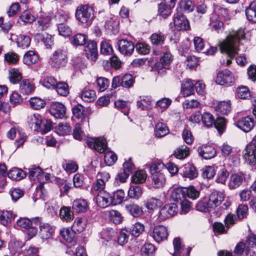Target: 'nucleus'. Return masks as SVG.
<instances>
[{
    "mask_svg": "<svg viewBox=\"0 0 256 256\" xmlns=\"http://www.w3.org/2000/svg\"><path fill=\"white\" fill-rule=\"evenodd\" d=\"M245 34L244 30L240 28L230 32L226 40L220 44V50L222 52L225 53L226 57V62L223 60L222 64L228 66L231 64V60L238 54V45L240 40L245 38Z\"/></svg>",
    "mask_w": 256,
    "mask_h": 256,
    "instance_id": "nucleus-1",
    "label": "nucleus"
},
{
    "mask_svg": "<svg viewBox=\"0 0 256 256\" xmlns=\"http://www.w3.org/2000/svg\"><path fill=\"white\" fill-rule=\"evenodd\" d=\"M224 194L223 192L214 191L210 195L209 204L212 206V209L215 210L214 213L219 216L224 210L228 208L231 203L228 200H224Z\"/></svg>",
    "mask_w": 256,
    "mask_h": 256,
    "instance_id": "nucleus-2",
    "label": "nucleus"
},
{
    "mask_svg": "<svg viewBox=\"0 0 256 256\" xmlns=\"http://www.w3.org/2000/svg\"><path fill=\"white\" fill-rule=\"evenodd\" d=\"M76 17L81 23L90 24L94 18V10L88 5L80 6L76 8Z\"/></svg>",
    "mask_w": 256,
    "mask_h": 256,
    "instance_id": "nucleus-3",
    "label": "nucleus"
},
{
    "mask_svg": "<svg viewBox=\"0 0 256 256\" xmlns=\"http://www.w3.org/2000/svg\"><path fill=\"white\" fill-rule=\"evenodd\" d=\"M68 62L67 52L59 48L55 50L49 60L48 63L52 67L59 68L64 66Z\"/></svg>",
    "mask_w": 256,
    "mask_h": 256,
    "instance_id": "nucleus-4",
    "label": "nucleus"
},
{
    "mask_svg": "<svg viewBox=\"0 0 256 256\" xmlns=\"http://www.w3.org/2000/svg\"><path fill=\"white\" fill-rule=\"evenodd\" d=\"M172 23L174 30L177 31L187 30L190 29L189 22L186 16L177 10V12L174 14Z\"/></svg>",
    "mask_w": 256,
    "mask_h": 256,
    "instance_id": "nucleus-5",
    "label": "nucleus"
},
{
    "mask_svg": "<svg viewBox=\"0 0 256 256\" xmlns=\"http://www.w3.org/2000/svg\"><path fill=\"white\" fill-rule=\"evenodd\" d=\"M243 156L246 163L254 166L256 164V145L251 142L243 151Z\"/></svg>",
    "mask_w": 256,
    "mask_h": 256,
    "instance_id": "nucleus-6",
    "label": "nucleus"
},
{
    "mask_svg": "<svg viewBox=\"0 0 256 256\" xmlns=\"http://www.w3.org/2000/svg\"><path fill=\"white\" fill-rule=\"evenodd\" d=\"M86 143L88 147L94 149L100 153L104 152L107 148V144L104 137L90 138L87 140Z\"/></svg>",
    "mask_w": 256,
    "mask_h": 256,
    "instance_id": "nucleus-7",
    "label": "nucleus"
},
{
    "mask_svg": "<svg viewBox=\"0 0 256 256\" xmlns=\"http://www.w3.org/2000/svg\"><path fill=\"white\" fill-rule=\"evenodd\" d=\"M234 82L233 75L228 69L219 72L216 80V84L225 86H231Z\"/></svg>",
    "mask_w": 256,
    "mask_h": 256,
    "instance_id": "nucleus-8",
    "label": "nucleus"
},
{
    "mask_svg": "<svg viewBox=\"0 0 256 256\" xmlns=\"http://www.w3.org/2000/svg\"><path fill=\"white\" fill-rule=\"evenodd\" d=\"M119 52L123 55L130 56L134 50V44L126 39L119 40L117 43Z\"/></svg>",
    "mask_w": 256,
    "mask_h": 256,
    "instance_id": "nucleus-9",
    "label": "nucleus"
},
{
    "mask_svg": "<svg viewBox=\"0 0 256 256\" xmlns=\"http://www.w3.org/2000/svg\"><path fill=\"white\" fill-rule=\"evenodd\" d=\"M178 208L175 204H168L162 208L159 212V218L162 220H166L176 215Z\"/></svg>",
    "mask_w": 256,
    "mask_h": 256,
    "instance_id": "nucleus-10",
    "label": "nucleus"
},
{
    "mask_svg": "<svg viewBox=\"0 0 256 256\" xmlns=\"http://www.w3.org/2000/svg\"><path fill=\"white\" fill-rule=\"evenodd\" d=\"M254 124V119L250 116L242 117L236 122V126L245 132H250Z\"/></svg>",
    "mask_w": 256,
    "mask_h": 256,
    "instance_id": "nucleus-11",
    "label": "nucleus"
},
{
    "mask_svg": "<svg viewBox=\"0 0 256 256\" xmlns=\"http://www.w3.org/2000/svg\"><path fill=\"white\" fill-rule=\"evenodd\" d=\"M174 252L172 256H189L191 250V248H188L185 250L184 244L179 238H176L173 240Z\"/></svg>",
    "mask_w": 256,
    "mask_h": 256,
    "instance_id": "nucleus-12",
    "label": "nucleus"
},
{
    "mask_svg": "<svg viewBox=\"0 0 256 256\" xmlns=\"http://www.w3.org/2000/svg\"><path fill=\"white\" fill-rule=\"evenodd\" d=\"M50 112L56 118L62 119L66 116V108L60 102H54L50 106Z\"/></svg>",
    "mask_w": 256,
    "mask_h": 256,
    "instance_id": "nucleus-13",
    "label": "nucleus"
},
{
    "mask_svg": "<svg viewBox=\"0 0 256 256\" xmlns=\"http://www.w3.org/2000/svg\"><path fill=\"white\" fill-rule=\"evenodd\" d=\"M150 234L156 242H160L166 239L168 234L165 226L158 225L154 228L152 232Z\"/></svg>",
    "mask_w": 256,
    "mask_h": 256,
    "instance_id": "nucleus-14",
    "label": "nucleus"
},
{
    "mask_svg": "<svg viewBox=\"0 0 256 256\" xmlns=\"http://www.w3.org/2000/svg\"><path fill=\"white\" fill-rule=\"evenodd\" d=\"M246 254L250 256H256V235L250 234L246 237Z\"/></svg>",
    "mask_w": 256,
    "mask_h": 256,
    "instance_id": "nucleus-15",
    "label": "nucleus"
},
{
    "mask_svg": "<svg viewBox=\"0 0 256 256\" xmlns=\"http://www.w3.org/2000/svg\"><path fill=\"white\" fill-rule=\"evenodd\" d=\"M246 252L244 243L240 242L236 244L234 250V254L227 250H220L218 252V256H242Z\"/></svg>",
    "mask_w": 256,
    "mask_h": 256,
    "instance_id": "nucleus-16",
    "label": "nucleus"
},
{
    "mask_svg": "<svg viewBox=\"0 0 256 256\" xmlns=\"http://www.w3.org/2000/svg\"><path fill=\"white\" fill-rule=\"evenodd\" d=\"M97 204L102 208H106L112 204L111 195L105 191H100L96 198Z\"/></svg>",
    "mask_w": 256,
    "mask_h": 256,
    "instance_id": "nucleus-17",
    "label": "nucleus"
},
{
    "mask_svg": "<svg viewBox=\"0 0 256 256\" xmlns=\"http://www.w3.org/2000/svg\"><path fill=\"white\" fill-rule=\"evenodd\" d=\"M85 54L87 58L92 61H96L98 58L97 44L95 41L90 40L84 48Z\"/></svg>",
    "mask_w": 256,
    "mask_h": 256,
    "instance_id": "nucleus-18",
    "label": "nucleus"
},
{
    "mask_svg": "<svg viewBox=\"0 0 256 256\" xmlns=\"http://www.w3.org/2000/svg\"><path fill=\"white\" fill-rule=\"evenodd\" d=\"M174 6L172 0H170L168 4L161 3L158 5V15L163 18H167L172 13V9Z\"/></svg>",
    "mask_w": 256,
    "mask_h": 256,
    "instance_id": "nucleus-19",
    "label": "nucleus"
},
{
    "mask_svg": "<svg viewBox=\"0 0 256 256\" xmlns=\"http://www.w3.org/2000/svg\"><path fill=\"white\" fill-rule=\"evenodd\" d=\"M198 151L199 155L206 160L212 158L216 154L215 148L210 145H202L198 148Z\"/></svg>",
    "mask_w": 256,
    "mask_h": 256,
    "instance_id": "nucleus-20",
    "label": "nucleus"
},
{
    "mask_svg": "<svg viewBox=\"0 0 256 256\" xmlns=\"http://www.w3.org/2000/svg\"><path fill=\"white\" fill-rule=\"evenodd\" d=\"M174 6L177 4L178 6L176 9L179 12H192L194 8V4L191 0H172Z\"/></svg>",
    "mask_w": 256,
    "mask_h": 256,
    "instance_id": "nucleus-21",
    "label": "nucleus"
},
{
    "mask_svg": "<svg viewBox=\"0 0 256 256\" xmlns=\"http://www.w3.org/2000/svg\"><path fill=\"white\" fill-rule=\"evenodd\" d=\"M181 174L185 178L194 179L198 176V172L195 167L190 164H186L180 168Z\"/></svg>",
    "mask_w": 256,
    "mask_h": 256,
    "instance_id": "nucleus-22",
    "label": "nucleus"
},
{
    "mask_svg": "<svg viewBox=\"0 0 256 256\" xmlns=\"http://www.w3.org/2000/svg\"><path fill=\"white\" fill-rule=\"evenodd\" d=\"M29 178L33 180H38L40 182H44V172L38 166H32L28 168Z\"/></svg>",
    "mask_w": 256,
    "mask_h": 256,
    "instance_id": "nucleus-23",
    "label": "nucleus"
},
{
    "mask_svg": "<svg viewBox=\"0 0 256 256\" xmlns=\"http://www.w3.org/2000/svg\"><path fill=\"white\" fill-rule=\"evenodd\" d=\"M181 90L184 96H188L194 94V84L191 80L187 79L182 83Z\"/></svg>",
    "mask_w": 256,
    "mask_h": 256,
    "instance_id": "nucleus-24",
    "label": "nucleus"
},
{
    "mask_svg": "<svg viewBox=\"0 0 256 256\" xmlns=\"http://www.w3.org/2000/svg\"><path fill=\"white\" fill-rule=\"evenodd\" d=\"M151 178V184L154 188H160L165 184L166 178L163 173L154 174H152Z\"/></svg>",
    "mask_w": 256,
    "mask_h": 256,
    "instance_id": "nucleus-25",
    "label": "nucleus"
},
{
    "mask_svg": "<svg viewBox=\"0 0 256 256\" xmlns=\"http://www.w3.org/2000/svg\"><path fill=\"white\" fill-rule=\"evenodd\" d=\"M54 232V228L48 224L44 223L40 226L39 234L42 240H48L50 238Z\"/></svg>",
    "mask_w": 256,
    "mask_h": 256,
    "instance_id": "nucleus-26",
    "label": "nucleus"
},
{
    "mask_svg": "<svg viewBox=\"0 0 256 256\" xmlns=\"http://www.w3.org/2000/svg\"><path fill=\"white\" fill-rule=\"evenodd\" d=\"M245 14L248 21L256 23V0L252 2L246 8Z\"/></svg>",
    "mask_w": 256,
    "mask_h": 256,
    "instance_id": "nucleus-27",
    "label": "nucleus"
},
{
    "mask_svg": "<svg viewBox=\"0 0 256 256\" xmlns=\"http://www.w3.org/2000/svg\"><path fill=\"white\" fill-rule=\"evenodd\" d=\"M19 90L22 94L28 95L34 91V86L28 80L24 79L20 83Z\"/></svg>",
    "mask_w": 256,
    "mask_h": 256,
    "instance_id": "nucleus-28",
    "label": "nucleus"
},
{
    "mask_svg": "<svg viewBox=\"0 0 256 256\" xmlns=\"http://www.w3.org/2000/svg\"><path fill=\"white\" fill-rule=\"evenodd\" d=\"M38 59V56L36 52L28 50L24 56L23 62L24 64L30 66L36 63Z\"/></svg>",
    "mask_w": 256,
    "mask_h": 256,
    "instance_id": "nucleus-29",
    "label": "nucleus"
},
{
    "mask_svg": "<svg viewBox=\"0 0 256 256\" xmlns=\"http://www.w3.org/2000/svg\"><path fill=\"white\" fill-rule=\"evenodd\" d=\"M40 124L38 125V128H36L34 131L44 134L50 130L52 126V122L51 120L42 118Z\"/></svg>",
    "mask_w": 256,
    "mask_h": 256,
    "instance_id": "nucleus-30",
    "label": "nucleus"
},
{
    "mask_svg": "<svg viewBox=\"0 0 256 256\" xmlns=\"http://www.w3.org/2000/svg\"><path fill=\"white\" fill-rule=\"evenodd\" d=\"M152 103V98L148 96H140L137 101V106L141 110H146L150 108Z\"/></svg>",
    "mask_w": 256,
    "mask_h": 256,
    "instance_id": "nucleus-31",
    "label": "nucleus"
},
{
    "mask_svg": "<svg viewBox=\"0 0 256 256\" xmlns=\"http://www.w3.org/2000/svg\"><path fill=\"white\" fill-rule=\"evenodd\" d=\"M50 18L48 16H40L35 24L38 32L46 30L50 26Z\"/></svg>",
    "mask_w": 256,
    "mask_h": 256,
    "instance_id": "nucleus-32",
    "label": "nucleus"
},
{
    "mask_svg": "<svg viewBox=\"0 0 256 256\" xmlns=\"http://www.w3.org/2000/svg\"><path fill=\"white\" fill-rule=\"evenodd\" d=\"M116 232L112 228H103L99 233V236L102 240V242H108L112 240L113 237L115 236Z\"/></svg>",
    "mask_w": 256,
    "mask_h": 256,
    "instance_id": "nucleus-33",
    "label": "nucleus"
},
{
    "mask_svg": "<svg viewBox=\"0 0 256 256\" xmlns=\"http://www.w3.org/2000/svg\"><path fill=\"white\" fill-rule=\"evenodd\" d=\"M60 234L62 237L68 243L72 244L73 245L76 244V240L74 237V234L68 228H63L60 230Z\"/></svg>",
    "mask_w": 256,
    "mask_h": 256,
    "instance_id": "nucleus-34",
    "label": "nucleus"
},
{
    "mask_svg": "<svg viewBox=\"0 0 256 256\" xmlns=\"http://www.w3.org/2000/svg\"><path fill=\"white\" fill-rule=\"evenodd\" d=\"M72 207L74 210L76 212H83L86 211L88 208V204L85 200L78 199L73 202Z\"/></svg>",
    "mask_w": 256,
    "mask_h": 256,
    "instance_id": "nucleus-35",
    "label": "nucleus"
},
{
    "mask_svg": "<svg viewBox=\"0 0 256 256\" xmlns=\"http://www.w3.org/2000/svg\"><path fill=\"white\" fill-rule=\"evenodd\" d=\"M166 38L165 34L158 32L152 34L150 37V40L154 46H159L164 43Z\"/></svg>",
    "mask_w": 256,
    "mask_h": 256,
    "instance_id": "nucleus-36",
    "label": "nucleus"
},
{
    "mask_svg": "<svg viewBox=\"0 0 256 256\" xmlns=\"http://www.w3.org/2000/svg\"><path fill=\"white\" fill-rule=\"evenodd\" d=\"M83 121L82 124H78L76 125L73 131L74 138L78 140H80L84 136V132L82 130V126L85 124L88 126V118L84 117L82 118Z\"/></svg>",
    "mask_w": 256,
    "mask_h": 256,
    "instance_id": "nucleus-37",
    "label": "nucleus"
},
{
    "mask_svg": "<svg viewBox=\"0 0 256 256\" xmlns=\"http://www.w3.org/2000/svg\"><path fill=\"white\" fill-rule=\"evenodd\" d=\"M8 176L12 180H20L26 176V173L22 169L14 168L8 172Z\"/></svg>",
    "mask_w": 256,
    "mask_h": 256,
    "instance_id": "nucleus-38",
    "label": "nucleus"
},
{
    "mask_svg": "<svg viewBox=\"0 0 256 256\" xmlns=\"http://www.w3.org/2000/svg\"><path fill=\"white\" fill-rule=\"evenodd\" d=\"M196 210L202 212H210L213 210L212 206L209 204L208 198H204L198 201L196 206Z\"/></svg>",
    "mask_w": 256,
    "mask_h": 256,
    "instance_id": "nucleus-39",
    "label": "nucleus"
},
{
    "mask_svg": "<svg viewBox=\"0 0 256 256\" xmlns=\"http://www.w3.org/2000/svg\"><path fill=\"white\" fill-rule=\"evenodd\" d=\"M82 99L88 102H94L96 98V92L92 90H85L80 94Z\"/></svg>",
    "mask_w": 256,
    "mask_h": 256,
    "instance_id": "nucleus-40",
    "label": "nucleus"
},
{
    "mask_svg": "<svg viewBox=\"0 0 256 256\" xmlns=\"http://www.w3.org/2000/svg\"><path fill=\"white\" fill-rule=\"evenodd\" d=\"M60 218L64 221L69 222L72 221L74 218V214L72 212L68 207L62 206L60 211Z\"/></svg>",
    "mask_w": 256,
    "mask_h": 256,
    "instance_id": "nucleus-41",
    "label": "nucleus"
},
{
    "mask_svg": "<svg viewBox=\"0 0 256 256\" xmlns=\"http://www.w3.org/2000/svg\"><path fill=\"white\" fill-rule=\"evenodd\" d=\"M14 216L12 212L3 210L0 212V223L4 226H6L14 218Z\"/></svg>",
    "mask_w": 256,
    "mask_h": 256,
    "instance_id": "nucleus-42",
    "label": "nucleus"
},
{
    "mask_svg": "<svg viewBox=\"0 0 256 256\" xmlns=\"http://www.w3.org/2000/svg\"><path fill=\"white\" fill-rule=\"evenodd\" d=\"M126 210L133 216L138 217L142 214V210L138 205L134 204H126Z\"/></svg>",
    "mask_w": 256,
    "mask_h": 256,
    "instance_id": "nucleus-43",
    "label": "nucleus"
},
{
    "mask_svg": "<svg viewBox=\"0 0 256 256\" xmlns=\"http://www.w3.org/2000/svg\"><path fill=\"white\" fill-rule=\"evenodd\" d=\"M31 40L30 38L24 34H20L16 39L17 46L22 48H28L30 44Z\"/></svg>",
    "mask_w": 256,
    "mask_h": 256,
    "instance_id": "nucleus-44",
    "label": "nucleus"
},
{
    "mask_svg": "<svg viewBox=\"0 0 256 256\" xmlns=\"http://www.w3.org/2000/svg\"><path fill=\"white\" fill-rule=\"evenodd\" d=\"M147 178V174L144 170L136 171L132 176V181L135 184H142L144 182Z\"/></svg>",
    "mask_w": 256,
    "mask_h": 256,
    "instance_id": "nucleus-45",
    "label": "nucleus"
},
{
    "mask_svg": "<svg viewBox=\"0 0 256 256\" xmlns=\"http://www.w3.org/2000/svg\"><path fill=\"white\" fill-rule=\"evenodd\" d=\"M162 202L160 200L152 197L148 199L145 203L146 207L149 210H154L160 207Z\"/></svg>",
    "mask_w": 256,
    "mask_h": 256,
    "instance_id": "nucleus-46",
    "label": "nucleus"
},
{
    "mask_svg": "<svg viewBox=\"0 0 256 256\" xmlns=\"http://www.w3.org/2000/svg\"><path fill=\"white\" fill-rule=\"evenodd\" d=\"M125 197V194L123 190H118L111 195L112 204L116 205L121 204Z\"/></svg>",
    "mask_w": 256,
    "mask_h": 256,
    "instance_id": "nucleus-47",
    "label": "nucleus"
},
{
    "mask_svg": "<svg viewBox=\"0 0 256 256\" xmlns=\"http://www.w3.org/2000/svg\"><path fill=\"white\" fill-rule=\"evenodd\" d=\"M243 178L238 174H233L230 178L228 186L230 189L238 188L242 183Z\"/></svg>",
    "mask_w": 256,
    "mask_h": 256,
    "instance_id": "nucleus-48",
    "label": "nucleus"
},
{
    "mask_svg": "<svg viewBox=\"0 0 256 256\" xmlns=\"http://www.w3.org/2000/svg\"><path fill=\"white\" fill-rule=\"evenodd\" d=\"M54 90L60 96H66L69 94L68 84L64 82H58Z\"/></svg>",
    "mask_w": 256,
    "mask_h": 256,
    "instance_id": "nucleus-49",
    "label": "nucleus"
},
{
    "mask_svg": "<svg viewBox=\"0 0 256 256\" xmlns=\"http://www.w3.org/2000/svg\"><path fill=\"white\" fill-rule=\"evenodd\" d=\"M36 37L38 40H41L48 48H51L54 44V38L50 34L47 33L37 34Z\"/></svg>",
    "mask_w": 256,
    "mask_h": 256,
    "instance_id": "nucleus-50",
    "label": "nucleus"
},
{
    "mask_svg": "<svg viewBox=\"0 0 256 256\" xmlns=\"http://www.w3.org/2000/svg\"><path fill=\"white\" fill-rule=\"evenodd\" d=\"M29 102L31 107L34 110H40L44 108L46 106L45 101L37 97L30 98Z\"/></svg>",
    "mask_w": 256,
    "mask_h": 256,
    "instance_id": "nucleus-51",
    "label": "nucleus"
},
{
    "mask_svg": "<svg viewBox=\"0 0 256 256\" xmlns=\"http://www.w3.org/2000/svg\"><path fill=\"white\" fill-rule=\"evenodd\" d=\"M142 194V190L140 186H132L128 191V196L130 198L138 199Z\"/></svg>",
    "mask_w": 256,
    "mask_h": 256,
    "instance_id": "nucleus-52",
    "label": "nucleus"
},
{
    "mask_svg": "<svg viewBox=\"0 0 256 256\" xmlns=\"http://www.w3.org/2000/svg\"><path fill=\"white\" fill-rule=\"evenodd\" d=\"M168 133V129L165 124L163 123H158L156 124L154 130V134L156 137H162Z\"/></svg>",
    "mask_w": 256,
    "mask_h": 256,
    "instance_id": "nucleus-53",
    "label": "nucleus"
},
{
    "mask_svg": "<svg viewBox=\"0 0 256 256\" xmlns=\"http://www.w3.org/2000/svg\"><path fill=\"white\" fill-rule=\"evenodd\" d=\"M86 221L82 218H76L72 226V229L74 232H80L86 227Z\"/></svg>",
    "mask_w": 256,
    "mask_h": 256,
    "instance_id": "nucleus-54",
    "label": "nucleus"
},
{
    "mask_svg": "<svg viewBox=\"0 0 256 256\" xmlns=\"http://www.w3.org/2000/svg\"><path fill=\"white\" fill-rule=\"evenodd\" d=\"M86 36L82 34H78L72 36L70 42L72 45L76 46H82L86 43Z\"/></svg>",
    "mask_w": 256,
    "mask_h": 256,
    "instance_id": "nucleus-55",
    "label": "nucleus"
},
{
    "mask_svg": "<svg viewBox=\"0 0 256 256\" xmlns=\"http://www.w3.org/2000/svg\"><path fill=\"white\" fill-rule=\"evenodd\" d=\"M230 105L229 102H220L218 104L216 110L220 114H227L230 112Z\"/></svg>",
    "mask_w": 256,
    "mask_h": 256,
    "instance_id": "nucleus-56",
    "label": "nucleus"
},
{
    "mask_svg": "<svg viewBox=\"0 0 256 256\" xmlns=\"http://www.w3.org/2000/svg\"><path fill=\"white\" fill-rule=\"evenodd\" d=\"M57 82L56 79L52 76H48L41 81V84L50 90H54Z\"/></svg>",
    "mask_w": 256,
    "mask_h": 256,
    "instance_id": "nucleus-57",
    "label": "nucleus"
},
{
    "mask_svg": "<svg viewBox=\"0 0 256 256\" xmlns=\"http://www.w3.org/2000/svg\"><path fill=\"white\" fill-rule=\"evenodd\" d=\"M189 148L186 146H182L178 148L174 152V156L179 159H183L189 154Z\"/></svg>",
    "mask_w": 256,
    "mask_h": 256,
    "instance_id": "nucleus-58",
    "label": "nucleus"
},
{
    "mask_svg": "<svg viewBox=\"0 0 256 256\" xmlns=\"http://www.w3.org/2000/svg\"><path fill=\"white\" fill-rule=\"evenodd\" d=\"M42 118L38 114H34L28 117V122L30 128L34 130L36 128H38V125L40 124Z\"/></svg>",
    "mask_w": 256,
    "mask_h": 256,
    "instance_id": "nucleus-59",
    "label": "nucleus"
},
{
    "mask_svg": "<svg viewBox=\"0 0 256 256\" xmlns=\"http://www.w3.org/2000/svg\"><path fill=\"white\" fill-rule=\"evenodd\" d=\"M58 30L60 35L64 37H68L72 34L71 28L66 24H58Z\"/></svg>",
    "mask_w": 256,
    "mask_h": 256,
    "instance_id": "nucleus-60",
    "label": "nucleus"
},
{
    "mask_svg": "<svg viewBox=\"0 0 256 256\" xmlns=\"http://www.w3.org/2000/svg\"><path fill=\"white\" fill-rule=\"evenodd\" d=\"M110 220L115 224H119L122 221V218L119 212L116 210H110L108 212Z\"/></svg>",
    "mask_w": 256,
    "mask_h": 256,
    "instance_id": "nucleus-61",
    "label": "nucleus"
},
{
    "mask_svg": "<svg viewBox=\"0 0 256 256\" xmlns=\"http://www.w3.org/2000/svg\"><path fill=\"white\" fill-rule=\"evenodd\" d=\"M144 230V224L136 222L130 228V232L134 236H138Z\"/></svg>",
    "mask_w": 256,
    "mask_h": 256,
    "instance_id": "nucleus-62",
    "label": "nucleus"
},
{
    "mask_svg": "<svg viewBox=\"0 0 256 256\" xmlns=\"http://www.w3.org/2000/svg\"><path fill=\"white\" fill-rule=\"evenodd\" d=\"M112 52L113 49L110 42L103 40L100 43V52L104 55H110Z\"/></svg>",
    "mask_w": 256,
    "mask_h": 256,
    "instance_id": "nucleus-63",
    "label": "nucleus"
},
{
    "mask_svg": "<svg viewBox=\"0 0 256 256\" xmlns=\"http://www.w3.org/2000/svg\"><path fill=\"white\" fill-rule=\"evenodd\" d=\"M9 74L10 80L14 84L19 82L22 79L21 74L17 69L12 68L10 70Z\"/></svg>",
    "mask_w": 256,
    "mask_h": 256,
    "instance_id": "nucleus-64",
    "label": "nucleus"
}]
</instances>
